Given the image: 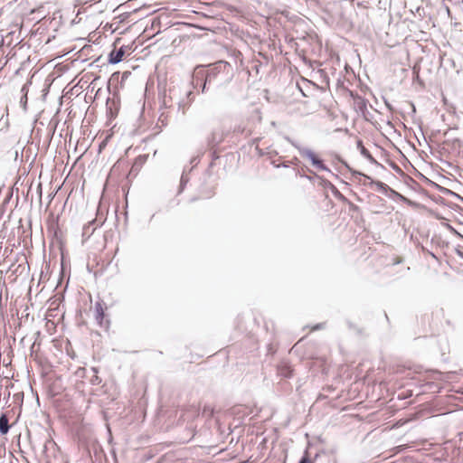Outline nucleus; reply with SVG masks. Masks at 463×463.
<instances>
[{
    "instance_id": "obj_1",
    "label": "nucleus",
    "mask_w": 463,
    "mask_h": 463,
    "mask_svg": "<svg viewBox=\"0 0 463 463\" xmlns=\"http://www.w3.org/2000/svg\"><path fill=\"white\" fill-rule=\"evenodd\" d=\"M203 75L206 80L216 84L217 87L227 86L234 77V70L232 64L226 61L220 60L213 63L203 65Z\"/></svg>"
},
{
    "instance_id": "obj_2",
    "label": "nucleus",
    "mask_w": 463,
    "mask_h": 463,
    "mask_svg": "<svg viewBox=\"0 0 463 463\" xmlns=\"http://www.w3.org/2000/svg\"><path fill=\"white\" fill-rule=\"evenodd\" d=\"M301 156L307 158L310 161L312 166L320 171H326L330 173L335 178H338V175L334 174L330 168L325 164L324 159H322L315 151L312 149H302Z\"/></svg>"
},
{
    "instance_id": "obj_3",
    "label": "nucleus",
    "mask_w": 463,
    "mask_h": 463,
    "mask_svg": "<svg viewBox=\"0 0 463 463\" xmlns=\"http://www.w3.org/2000/svg\"><path fill=\"white\" fill-rule=\"evenodd\" d=\"M203 66H196L192 74L191 84L194 89L200 90L202 93H206L208 85L212 84L211 81L206 80V77L203 73Z\"/></svg>"
},
{
    "instance_id": "obj_4",
    "label": "nucleus",
    "mask_w": 463,
    "mask_h": 463,
    "mask_svg": "<svg viewBox=\"0 0 463 463\" xmlns=\"http://www.w3.org/2000/svg\"><path fill=\"white\" fill-rule=\"evenodd\" d=\"M111 97H108L106 101V111L109 120L116 118L120 109V98L118 90H110Z\"/></svg>"
},
{
    "instance_id": "obj_5",
    "label": "nucleus",
    "mask_w": 463,
    "mask_h": 463,
    "mask_svg": "<svg viewBox=\"0 0 463 463\" xmlns=\"http://www.w3.org/2000/svg\"><path fill=\"white\" fill-rule=\"evenodd\" d=\"M130 75L131 71H126L122 73H120L119 71L112 73L108 83V90L110 91V86L114 84L115 88L113 90L118 91L119 88L122 89L124 87L125 81L128 79Z\"/></svg>"
},
{
    "instance_id": "obj_6",
    "label": "nucleus",
    "mask_w": 463,
    "mask_h": 463,
    "mask_svg": "<svg viewBox=\"0 0 463 463\" xmlns=\"http://www.w3.org/2000/svg\"><path fill=\"white\" fill-rule=\"evenodd\" d=\"M349 95L354 100V109L355 111L365 117L366 113H368V100L353 90H349Z\"/></svg>"
},
{
    "instance_id": "obj_7",
    "label": "nucleus",
    "mask_w": 463,
    "mask_h": 463,
    "mask_svg": "<svg viewBox=\"0 0 463 463\" xmlns=\"http://www.w3.org/2000/svg\"><path fill=\"white\" fill-rule=\"evenodd\" d=\"M104 221L105 219L103 218V214L101 213L99 216V214L98 213L97 218L90 221L83 226L82 237L90 238L95 232L96 228L103 224Z\"/></svg>"
},
{
    "instance_id": "obj_8",
    "label": "nucleus",
    "mask_w": 463,
    "mask_h": 463,
    "mask_svg": "<svg viewBox=\"0 0 463 463\" xmlns=\"http://www.w3.org/2000/svg\"><path fill=\"white\" fill-rule=\"evenodd\" d=\"M95 309V319L97 321V324L100 327L108 328L109 326V320L106 319V314L105 309L103 307V302L102 301H97L94 306Z\"/></svg>"
},
{
    "instance_id": "obj_9",
    "label": "nucleus",
    "mask_w": 463,
    "mask_h": 463,
    "mask_svg": "<svg viewBox=\"0 0 463 463\" xmlns=\"http://www.w3.org/2000/svg\"><path fill=\"white\" fill-rule=\"evenodd\" d=\"M131 47L128 45H122L118 49L112 50L108 56V61L109 64H117L123 61V58L128 50H130Z\"/></svg>"
},
{
    "instance_id": "obj_10",
    "label": "nucleus",
    "mask_w": 463,
    "mask_h": 463,
    "mask_svg": "<svg viewBox=\"0 0 463 463\" xmlns=\"http://www.w3.org/2000/svg\"><path fill=\"white\" fill-rule=\"evenodd\" d=\"M385 195L392 200H398L400 202H402L403 203L411 207L417 208L420 206L419 203L410 200L409 198L405 197L404 195H402V194L398 193L397 191L391 187L389 188Z\"/></svg>"
},
{
    "instance_id": "obj_11",
    "label": "nucleus",
    "mask_w": 463,
    "mask_h": 463,
    "mask_svg": "<svg viewBox=\"0 0 463 463\" xmlns=\"http://www.w3.org/2000/svg\"><path fill=\"white\" fill-rule=\"evenodd\" d=\"M356 147L360 151V154L366 158L371 164L375 165L383 169H385L384 165L379 163L370 153V151L364 147L363 140L358 139L356 141Z\"/></svg>"
},
{
    "instance_id": "obj_12",
    "label": "nucleus",
    "mask_w": 463,
    "mask_h": 463,
    "mask_svg": "<svg viewBox=\"0 0 463 463\" xmlns=\"http://www.w3.org/2000/svg\"><path fill=\"white\" fill-rule=\"evenodd\" d=\"M365 179L368 180V182H364L363 185L369 186L370 188H373V186L376 187L378 192L383 194L384 195L387 194L390 186L386 184L385 183L378 180H373L371 176H365Z\"/></svg>"
},
{
    "instance_id": "obj_13",
    "label": "nucleus",
    "mask_w": 463,
    "mask_h": 463,
    "mask_svg": "<svg viewBox=\"0 0 463 463\" xmlns=\"http://www.w3.org/2000/svg\"><path fill=\"white\" fill-rule=\"evenodd\" d=\"M277 373L279 376L289 379L294 374V369L289 363L281 362L277 366Z\"/></svg>"
},
{
    "instance_id": "obj_14",
    "label": "nucleus",
    "mask_w": 463,
    "mask_h": 463,
    "mask_svg": "<svg viewBox=\"0 0 463 463\" xmlns=\"http://www.w3.org/2000/svg\"><path fill=\"white\" fill-rule=\"evenodd\" d=\"M344 165L351 173L352 179L354 181H357L360 184H363L364 182H368V180L365 179V176H369L368 175H365L361 171L352 168L346 162L344 163Z\"/></svg>"
},
{
    "instance_id": "obj_15",
    "label": "nucleus",
    "mask_w": 463,
    "mask_h": 463,
    "mask_svg": "<svg viewBox=\"0 0 463 463\" xmlns=\"http://www.w3.org/2000/svg\"><path fill=\"white\" fill-rule=\"evenodd\" d=\"M222 134L217 131H213L207 137V144L210 148H217V146L222 142Z\"/></svg>"
},
{
    "instance_id": "obj_16",
    "label": "nucleus",
    "mask_w": 463,
    "mask_h": 463,
    "mask_svg": "<svg viewBox=\"0 0 463 463\" xmlns=\"http://www.w3.org/2000/svg\"><path fill=\"white\" fill-rule=\"evenodd\" d=\"M11 429L9 424V419L6 413L2 412L0 414V435H6Z\"/></svg>"
},
{
    "instance_id": "obj_17",
    "label": "nucleus",
    "mask_w": 463,
    "mask_h": 463,
    "mask_svg": "<svg viewBox=\"0 0 463 463\" xmlns=\"http://www.w3.org/2000/svg\"><path fill=\"white\" fill-rule=\"evenodd\" d=\"M192 170V168H187L186 166L184 168L181 178H180V184L177 191V194H180L184 192L187 183L189 182V176L188 174Z\"/></svg>"
},
{
    "instance_id": "obj_18",
    "label": "nucleus",
    "mask_w": 463,
    "mask_h": 463,
    "mask_svg": "<svg viewBox=\"0 0 463 463\" xmlns=\"http://www.w3.org/2000/svg\"><path fill=\"white\" fill-rule=\"evenodd\" d=\"M194 91L188 90L185 93V99H183L182 100H180L178 105H179V107H183V108L189 107L192 104V102L194 101Z\"/></svg>"
},
{
    "instance_id": "obj_19",
    "label": "nucleus",
    "mask_w": 463,
    "mask_h": 463,
    "mask_svg": "<svg viewBox=\"0 0 463 463\" xmlns=\"http://www.w3.org/2000/svg\"><path fill=\"white\" fill-rule=\"evenodd\" d=\"M309 170H310V168L304 164H302L298 167H293L295 175L298 176L300 178H305V176L307 175Z\"/></svg>"
},
{
    "instance_id": "obj_20",
    "label": "nucleus",
    "mask_w": 463,
    "mask_h": 463,
    "mask_svg": "<svg viewBox=\"0 0 463 463\" xmlns=\"http://www.w3.org/2000/svg\"><path fill=\"white\" fill-rule=\"evenodd\" d=\"M321 186L325 189H329L335 197L340 192L329 180L326 178L321 179Z\"/></svg>"
},
{
    "instance_id": "obj_21",
    "label": "nucleus",
    "mask_w": 463,
    "mask_h": 463,
    "mask_svg": "<svg viewBox=\"0 0 463 463\" xmlns=\"http://www.w3.org/2000/svg\"><path fill=\"white\" fill-rule=\"evenodd\" d=\"M304 179L308 180L310 183H314L316 180H318L319 185L321 186V179H325V178L323 176L317 175L312 169H310Z\"/></svg>"
},
{
    "instance_id": "obj_22",
    "label": "nucleus",
    "mask_w": 463,
    "mask_h": 463,
    "mask_svg": "<svg viewBox=\"0 0 463 463\" xmlns=\"http://www.w3.org/2000/svg\"><path fill=\"white\" fill-rule=\"evenodd\" d=\"M319 457V452H317L314 458H311L307 450H305L302 457L298 463H314V461Z\"/></svg>"
},
{
    "instance_id": "obj_23",
    "label": "nucleus",
    "mask_w": 463,
    "mask_h": 463,
    "mask_svg": "<svg viewBox=\"0 0 463 463\" xmlns=\"http://www.w3.org/2000/svg\"><path fill=\"white\" fill-rule=\"evenodd\" d=\"M438 191L445 195H450V196L456 197L457 199L460 200L463 203V197L449 188H446V187L440 185V187L439 188Z\"/></svg>"
},
{
    "instance_id": "obj_24",
    "label": "nucleus",
    "mask_w": 463,
    "mask_h": 463,
    "mask_svg": "<svg viewBox=\"0 0 463 463\" xmlns=\"http://www.w3.org/2000/svg\"><path fill=\"white\" fill-rule=\"evenodd\" d=\"M91 371L93 373V375L91 376V378L90 379V382L92 385H99L101 383L102 380L101 378L98 375V373H99V370L98 368L96 367H92L91 368Z\"/></svg>"
},
{
    "instance_id": "obj_25",
    "label": "nucleus",
    "mask_w": 463,
    "mask_h": 463,
    "mask_svg": "<svg viewBox=\"0 0 463 463\" xmlns=\"http://www.w3.org/2000/svg\"><path fill=\"white\" fill-rule=\"evenodd\" d=\"M145 160H146L145 156H137L133 166H132L131 172L137 170L138 167H140L144 164Z\"/></svg>"
},
{
    "instance_id": "obj_26",
    "label": "nucleus",
    "mask_w": 463,
    "mask_h": 463,
    "mask_svg": "<svg viewBox=\"0 0 463 463\" xmlns=\"http://www.w3.org/2000/svg\"><path fill=\"white\" fill-rule=\"evenodd\" d=\"M210 150H211L210 156H211L212 162L210 163L209 166L213 167L214 165L215 160H217L219 158V153H218L217 148H210Z\"/></svg>"
},
{
    "instance_id": "obj_27",
    "label": "nucleus",
    "mask_w": 463,
    "mask_h": 463,
    "mask_svg": "<svg viewBox=\"0 0 463 463\" xmlns=\"http://www.w3.org/2000/svg\"><path fill=\"white\" fill-rule=\"evenodd\" d=\"M286 140L289 144H291L295 148H297L298 150L300 156H301V150L302 149H308V147H305V146H300L298 142H296L295 140H293L289 137H286Z\"/></svg>"
},
{
    "instance_id": "obj_28",
    "label": "nucleus",
    "mask_w": 463,
    "mask_h": 463,
    "mask_svg": "<svg viewBox=\"0 0 463 463\" xmlns=\"http://www.w3.org/2000/svg\"><path fill=\"white\" fill-rule=\"evenodd\" d=\"M346 325L348 326V328L354 332H355L357 335H360L362 334V329L357 326L355 325L354 323H353L351 320H346Z\"/></svg>"
},
{
    "instance_id": "obj_29",
    "label": "nucleus",
    "mask_w": 463,
    "mask_h": 463,
    "mask_svg": "<svg viewBox=\"0 0 463 463\" xmlns=\"http://www.w3.org/2000/svg\"><path fill=\"white\" fill-rule=\"evenodd\" d=\"M421 176H422V178H423L424 182H425L428 185H430V186H431V187H434L435 189L439 190V188L440 187V185H439V184H437V183H435L434 181H432V180L429 179L428 177L424 176L423 175H421Z\"/></svg>"
},
{
    "instance_id": "obj_30",
    "label": "nucleus",
    "mask_w": 463,
    "mask_h": 463,
    "mask_svg": "<svg viewBox=\"0 0 463 463\" xmlns=\"http://www.w3.org/2000/svg\"><path fill=\"white\" fill-rule=\"evenodd\" d=\"M271 165L276 168H279V167L288 168L291 166L289 160L285 161V162L281 163L280 165H276V160H272Z\"/></svg>"
},
{
    "instance_id": "obj_31",
    "label": "nucleus",
    "mask_w": 463,
    "mask_h": 463,
    "mask_svg": "<svg viewBox=\"0 0 463 463\" xmlns=\"http://www.w3.org/2000/svg\"><path fill=\"white\" fill-rule=\"evenodd\" d=\"M109 137L108 136L99 144V148H98L99 153H100L106 147V146L109 142Z\"/></svg>"
},
{
    "instance_id": "obj_32",
    "label": "nucleus",
    "mask_w": 463,
    "mask_h": 463,
    "mask_svg": "<svg viewBox=\"0 0 463 463\" xmlns=\"http://www.w3.org/2000/svg\"><path fill=\"white\" fill-rule=\"evenodd\" d=\"M289 162H290L291 166H293V167H298L299 165H301L303 164L299 160V158L297 156H294L291 160H289Z\"/></svg>"
},
{
    "instance_id": "obj_33",
    "label": "nucleus",
    "mask_w": 463,
    "mask_h": 463,
    "mask_svg": "<svg viewBox=\"0 0 463 463\" xmlns=\"http://www.w3.org/2000/svg\"><path fill=\"white\" fill-rule=\"evenodd\" d=\"M390 166L398 174H403L402 168L393 161H389Z\"/></svg>"
},
{
    "instance_id": "obj_34",
    "label": "nucleus",
    "mask_w": 463,
    "mask_h": 463,
    "mask_svg": "<svg viewBox=\"0 0 463 463\" xmlns=\"http://www.w3.org/2000/svg\"><path fill=\"white\" fill-rule=\"evenodd\" d=\"M27 100H28V98L26 96V94H24L22 97H21V100H20V104L21 106L23 107V109L24 110L27 109Z\"/></svg>"
},
{
    "instance_id": "obj_35",
    "label": "nucleus",
    "mask_w": 463,
    "mask_h": 463,
    "mask_svg": "<svg viewBox=\"0 0 463 463\" xmlns=\"http://www.w3.org/2000/svg\"><path fill=\"white\" fill-rule=\"evenodd\" d=\"M130 15H131V12H125V13L121 14L119 15V18H120L119 22L120 23L126 22L129 18Z\"/></svg>"
},
{
    "instance_id": "obj_36",
    "label": "nucleus",
    "mask_w": 463,
    "mask_h": 463,
    "mask_svg": "<svg viewBox=\"0 0 463 463\" xmlns=\"http://www.w3.org/2000/svg\"><path fill=\"white\" fill-rule=\"evenodd\" d=\"M348 204V207H349V210L352 211V212H359L360 211V208L359 206H357L356 204H354V203H352L351 201H349L347 203Z\"/></svg>"
},
{
    "instance_id": "obj_37",
    "label": "nucleus",
    "mask_w": 463,
    "mask_h": 463,
    "mask_svg": "<svg viewBox=\"0 0 463 463\" xmlns=\"http://www.w3.org/2000/svg\"><path fill=\"white\" fill-rule=\"evenodd\" d=\"M335 198L342 201L343 203H347L349 202V200L341 192H339L337 194Z\"/></svg>"
},
{
    "instance_id": "obj_38",
    "label": "nucleus",
    "mask_w": 463,
    "mask_h": 463,
    "mask_svg": "<svg viewBox=\"0 0 463 463\" xmlns=\"http://www.w3.org/2000/svg\"><path fill=\"white\" fill-rule=\"evenodd\" d=\"M30 84H31V81H27L25 84L23 85L22 90H21V92L23 93V95L24 94L27 95Z\"/></svg>"
},
{
    "instance_id": "obj_39",
    "label": "nucleus",
    "mask_w": 463,
    "mask_h": 463,
    "mask_svg": "<svg viewBox=\"0 0 463 463\" xmlns=\"http://www.w3.org/2000/svg\"><path fill=\"white\" fill-rule=\"evenodd\" d=\"M407 392H408V394H404L403 392L402 393H399L398 394V399L399 400H404V399H406L408 397H411L412 395V392L411 391H408Z\"/></svg>"
},
{
    "instance_id": "obj_40",
    "label": "nucleus",
    "mask_w": 463,
    "mask_h": 463,
    "mask_svg": "<svg viewBox=\"0 0 463 463\" xmlns=\"http://www.w3.org/2000/svg\"><path fill=\"white\" fill-rule=\"evenodd\" d=\"M324 326H325V323H319V324H317V325L314 326V329H315V330L322 329V328H324Z\"/></svg>"
},
{
    "instance_id": "obj_41",
    "label": "nucleus",
    "mask_w": 463,
    "mask_h": 463,
    "mask_svg": "<svg viewBox=\"0 0 463 463\" xmlns=\"http://www.w3.org/2000/svg\"><path fill=\"white\" fill-rule=\"evenodd\" d=\"M455 251L457 253L458 256H459L460 258L463 259V251L458 248L455 249Z\"/></svg>"
},
{
    "instance_id": "obj_42",
    "label": "nucleus",
    "mask_w": 463,
    "mask_h": 463,
    "mask_svg": "<svg viewBox=\"0 0 463 463\" xmlns=\"http://www.w3.org/2000/svg\"><path fill=\"white\" fill-rule=\"evenodd\" d=\"M113 458H114V461L117 462L118 458H117V453H116V450L114 449H111L110 451Z\"/></svg>"
},
{
    "instance_id": "obj_43",
    "label": "nucleus",
    "mask_w": 463,
    "mask_h": 463,
    "mask_svg": "<svg viewBox=\"0 0 463 463\" xmlns=\"http://www.w3.org/2000/svg\"><path fill=\"white\" fill-rule=\"evenodd\" d=\"M112 439H113L112 435H111V433L109 432V443H111V442H112Z\"/></svg>"
},
{
    "instance_id": "obj_44",
    "label": "nucleus",
    "mask_w": 463,
    "mask_h": 463,
    "mask_svg": "<svg viewBox=\"0 0 463 463\" xmlns=\"http://www.w3.org/2000/svg\"><path fill=\"white\" fill-rule=\"evenodd\" d=\"M196 200H197V198H196V197H193V198H191V199H190V202H191V203H193V202H194V201H196Z\"/></svg>"
},
{
    "instance_id": "obj_45",
    "label": "nucleus",
    "mask_w": 463,
    "mask_h": 463,
    "mask_svg": "<svg viewBox=\"0 0 463 463\" xmlns=\"http://www.w3.org/2000/svg\"><path fill=\"white\" fill-rule=\"evenodd\" d=\"M411 107H412V111L415 112L416 111V109H415V106L413 103H411Z\"/></svg>"
},
{
    "instance_id": "obj_46",
    "label": "nucleus",
    "mask_w": 463,
    "mask_h": 463,
    "mask_svg": "<svg viewBox=\"0 0 463 463\" xmlns=\"http://www.w3.org/2000/svg\"><path fill=\"white\" fill-rule=\"evenodd\" d=\"M358 6H364L363 3H357Z\"/></svg>"
},
{
    "instance_id": "obj_47",
    "label": "nucleus",
    "mask_w": 463,
    "mask_h": 463,
    "mask_svg": "<svg viewBox=\"0 0 463 463\" xmlns=\"http://www.w3.org/2000/svg\"><path fill=\"white\" fill-rule=\"evenodd\" d=\"M259 141V138H254L253 143H257Z\"/></svg>"
},
{
    "instance_id": "obj_48",
    "label": "nucleus",
    "mask_w": 463,
    "mask_h": 463,
    "mask_svg": "<svg viewBox=\"0 0 463 463\" xmlns=\"http://www.w3.org/2000/svg\"><path fill=\"white\" fill-rule=\"evenodd\" d=\"M259 141V138H254L253 143H257Z\"/></svg>"
},
{
    "instance_id": "obj_49",
    "label": "nucleus",
    "mask_w": 463,
    "mask_h": 463,
    "mask_svg": "<svg viewBox=\"0 0 463 463\" xmlns=\"http://www.w3.org/2000/svg\"><path fill=\"white\" fill-rule=\"evenodd\" d=\"M256 150H258L260 152V154L261 155V152L260 150L259 149V147H256Z\"/></svg>"
}]
</instances>
